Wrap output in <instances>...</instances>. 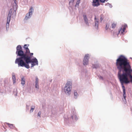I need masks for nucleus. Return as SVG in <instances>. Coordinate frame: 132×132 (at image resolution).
Wrapping results in <instances>:
<instances>
[{
  "label": "nucleus",
  "mask_w": 132,
  "mask_h": 132,
  "mask_svg": "<svg viewBox=\"0 0 132 132\" xmlns=\"http://www.w3.org/2000/svg\"><path fill=\"white\" fill-rule=\"evenodd\" d=\"M116 25V24L114 23H112L111 26V28L113 29H114Z\"/></svg>",
  "instance_id": "nucleus-23"
},
{
  "label": "nucleus",
  "mask_w": 132,
  "mask_h": 132,
  "mask_svg": "<svg viewBox=\"0 0 132 132\" xmlns=\"http://www.w3.org/2000/svg\"><path fill=\"white\" fill-rule=\"evenodd\" d=\"M89 58V54H87L85 55L83 60V64L84 65H86L88 64V59Z\"/></svg>",
  "instance_id": "nucleus-9"
},
{
  "label": "nucleus",
  "mask_w": 132,
  "mask_h": 132,
  "mask_svg": "<svg viewBox=\"0 0 132 132\" xmlns=\"http://www.w3.org/2000/svg\"><path fill=\"white\" fill-rule=\"evenodd\" d=\"M31 63V68L36 65H38V62L36 58L35 57L31 59V57L29 56L20 67H24L28 69L29 68V64Z\"/></svg>",
  "instance_id": "nucleus-3"
},
{
  "label": "nucleus",
  "mask_w": 132,
  "mask_h": 132,
  "mask_svg": "<svg viewBox=\"0 0 132 132\" xmlns=\"http://www.w3.org/2000/svg\"><path fill=\"white\" fill-rule=\"evenodd\" d=\"M94 19L95 20V27L96 28H97L98 27V20L96 19V17L95 16L94 18Z\"/></svg>",
  "instance_id": "nucleus-14"
},
{
  "label": "nucleus",
  "mask_w": 132,
  "mask_h": 132,
  "mask_svg": "<svg viewBox=\"0 0 132 132\" xmlns=\"http://www.w3.org/2000/svg\"><path fill=\"white\" fill-rule=\"evenodd\" d=\"M10 19L7 18V23L6 24V29H7V28H9V23L10 21Z\"/></svg>",
  "instance_id": "nucleus-15"
},
{
  "label": "nucleus",
  "mask_w": 132,
  "mask_h": 132,
  "mask_svg": "<svg viewBox=\"0 0 132 132\" xmlns=\"http://www.w3.org/2000/svg\"><path fill=\"white\" fill-rule=\"evenodd\" d=\"M125 83L124 82H123L122 83H121L122 87L123 89V98H122L123 101L125 103H126V89L125 88L123 85V84Z\"/></svg>",
  "instance_id": "nucleus-8"
},
{
  "label": "nucleus",
  "mask_w": 132,
  "mask_h": 132,
  "mask_svg": "<svg viewBox=\"0 0 132 132\" xmlns=\"http://www.w3.org/2000/svg\"><path fill=\"white\" fill-rule=\"evenodd\" d=\"M105 1L106 2V0H93L92 5L93 7H97L100 5V2L102 3H104Z\"/></svg>",
  "instance_id": "nucleus-6"
},
{
  "label": "nucleus",
  "mask_w": 132,
  "mask_h": 132,
  "mask_svg": "<svg viewBox=\"0 0 132 132\" xmlns=\"http://www.w3.org/2000/svg\"><path fill=\"white\" fill-rule=\"evenodd\" d=\"M27 109H29V106L28 105H27Z\"/></svg>",
  "instance_id": "nucleus-35"
},
{
  "label": "nucleus",
  "mask_w": 132,
  "mask_h": 132,
  "mask_svg": "<svg viewBox=\"0 0 132 132\" xmlns=\"http://www.w3.org/2000/svg\"><path fill=\"white\" fill-rule=\"evenodd\" d=\"M106 5L110 7L111 8L112 7V5L110 3H108L106 4Z\"/></svg>",
  "instance_id": "nucleus-25"
},
{
  "label": "nucleus",
  "mask_w": 132,
  "mask_h": 132,
  "mask_svg": "<svg viewBox=\"0 0 132 132\" xmlns=\"http://www.w3.org/2000/svg\"><path fill=\"white\" fill-rule=\"evenodd\" d=\"M14 3L13 4V6H14L16 7V6H17V4H16V0H15L14 1Z\"/></svg>",
  "instance_id": "nucleus-26"
},
{
  "label": "nucleus",
  "mask_w": 132,
  "mask_h": 132,
  "mask_svg": "<svg viewBox=\"0 0 132 132\" xmlns=\"http://www.w3.org/2000/svg\"><path fill=\"white\" fill-rule=\"evenodd\" d=\"M5 123L6 125H8L9 127L11 129H13L14 127L13 124H10L7 122H6Z\"/></svg>",
  "instance_id": "nucleus-18"
},
{
  "label": "nucleus",
  "mask_w": 132,
  "mask_h": 132,
  "mask_svg": "<svg viewBox=\"0 0 132 132\" xmlns=\"http://www.w3.org/2000/svg\"><path fill=\"white\" fill-rule=\"evenodd\" d=\"M34 8L33 7H31L30 9L29 10V12L27 13L26 15L25 19L26 20H27L30 19L31 17L32 14V12L34 11Z\"/></svg>",
  "instance_id": "nucleus-7"
},
{
  "label": "nucleus",
  "mask_w": 132,
  "mask_h": 132,
  "mask_svg": "<svg viewBox=\"0 0 132 132\" xmlns=\"http://www.w3.org/2000/svg\"><path fill=\"white\" fill-rule=\"evenodd\" d=\"M64 120L67 123L69 122H74L77 121L78 119V118L76 115V113L75 112H73V113L71 114L70 117L68 119L65 118V117H64Z\"/></svg>",
  "instance_id": "nucleus-5"
},
{
  "label": "nucleus",
  "mask_w": 132,
  "mask_h": 132,
  "mask_svg": "<svg viewBox=\"0 0 132 132\" xmlns=\"http://www.w3.org/2000/svg\"><path fill=\"white\" fill-rule=\"evenodd\" d=\"M13 93L15 96H17L18 93L16 88H15L14 89V90L13 91Z\"/></svg>",
  "instance_id": "nucleus-19"
},
{
  "label": "nucleus",
  "mask_w": 132,
  "mask_h": 132,
  "mask_svg": "<svg viewBox=\"0 0 132 132\" xmlns=\"http://www.w3.org/2000/svg\"><path fill=\"white\" fill-rule=\"evenodd\" d=\"M74 98L75 99H77L79 96L78 94L77 93L76 90H74Z\"/></svg>",
  "instance_id": "nucleus-16"
},
{
  "label": "nucleus",
  "mask_w": 132,
  "mask_h": 132,
  "mask_svg": "<svg viewBox=\"0 0 132 132\" xmlns=\"http://www.w3.org/2000/svg\"><path fill=\"white\" fill-rule=\"evenodd\" d=\"M25 81H21V84L22 85H23L25 84Z\"/></svg>",
  "instance_id": "nucleus-30"
},
{
  "label": "nucleus",
  "mask_w": 132,
  "mask_h": 132,
  "mask_svg": "<svg viewBox=\"0 0 132 132\" xmlns=\"http://www.w3.org/2000/svg\"><path fill=\"white\" fill-rule=\"evenodd\" d=\"M75 0H70L69 2V4L70 5L71 3L72 4L74 2Z\"/></svg>",
  "instance_id": "nucleus-27"
},
{
  "label": "nucleus",
  "mask_w": 132,
  "mask_h": 132,
  "mask_svg": "<svg viewBox=\"0 0 132 132\" xmlns=\"http://www.w3.org/2000/svg\"><path fill=\"white\" fill-rule=\"evenodd\" d=\"M83 17L84 22L85 23L86 25L87 26H89V25L88 22V19L86 15L85 14H84L83 15Z\"/></svg>",
  "instance_id": "nucleus-11"
},
{
  "label": "nucleus",
  "mask_w": 132,
  "mask_h": 132,
  "mask_svg": "<svg viewBox=\"0 0 132 132\" xmlns=\"http://www.w3.org/2000/svg\"><path fill=\"white\" fill-rule=\"evenodd\" d=\"M41 114V112L40 111H39L38 112V116L40 118L41 117L40 115Z\"/></svg>",
  "instance_id": "nucleus-28"
},
{
  "label": "nucleus",
  "mask_w": 132,
  "mask_h": 132,
  "mask_svg": "<svg viewBox=\"0 0 132 132\" xmlns=\"http://www.w3.org/2000/svg\"><path fill=\"white\" fill-rule=\"evenodd\" d=\"M27 46V45L26 44H25L24 45V48H26V46Z\"/></svg>",
  "instance_id": "nucleus-36"
},
{
  "label": "nucleus",
  "mask_w": 132,
  "mask_h": 132,
  "mask_svg": "<svg viewBox=\"0 0 132 132\" xmlns=\"http://www.w3.org/2000/svg\"><path fill=\"white\" fill-rule=\"evenodd\" d=\"M35 108V106H32L31 108V109L30 111V112L31 113L34 110Z\"/></svg>",
  "instance_id": "nucleus-22"
},
{
  "label": "nucleus",
  "mask_w": 132,
  "mask_h": 132,
  "mask_svg": "<svg viewBox=\"0 0 132 132\" xmlns=\"http://www.w3.org/2000/svg\"><path fill=\"white\" fill-rule=\"evenodd\" d=\"M16 15L15 11L12 9H11L9 10L7 18L11 19L12 15L15 16Z\"/></svg>",
  "instance_id": "nucleus-10"
},
{
  "label": "nucleus",
  "mask_w": 132,
  "mask_h": 132,
  "mask_svg": "<svg viewBox=\"0 0 132 132\" xmlns=\"http://www.w3.org/2000/svg\"><path fill=\"white\" fill-rule=\"evenodd\" d=\"M98 77L100 79L102 80H103V78L102 76H98Z\"/></svg>",
  "instance_id": "nucleus-32"
},
{
  "label": "nucleus",
  "mask_w": 132,
  "mask_h": 132,
  "mask_svg": "<svg viewBox=\"0 0 132 132\" xmlns=\"http://www.w3.org/2000/svg\"><path fill=\"white\" fill-rule=\"evenodd\" d=\"M116 65L118 70V76L121 83L132 82V69L129 60L124 56H120L116 60Z\"/></svg>",
  "instance_id": "nucleus-1"
},
{
  "label": "nucleus",
  "mask_w": 132,
  "mask_h": 132,
  "mask_svg": "<svg viewBox=\"0 0 132 132\" xmlns=\"http://www.w3.org/2000/svg\"><path fill=\"white\" fill-rule=\"evenodd\" d=\"M35 87L36 88H38V83H35Z\"/></svg>",
  "instance_id": "nucleus-31"
},
{
  "label": "nucleus",
  "mask_w": 132,
  "mask_h": 132,
  "mask_svg": "<svg viewBox=\"0 0 132 132\" xmlns=\"http://www.w3.org/2000/svg\"><path fill=\"white\" fill-rule=\"evenodd\" d=\"M26 51L25 54H26L27 55V54L30 53V51L29 50L28 48L27 47L25 48Z\"/></svg>",
  "instance_id": "nucleus-20"
},
{
  "label": "nucleus",
  "mask_w": 132,
  "mask_h": 132,
  "mask_svg": "<svg viewBox=\"0 0 132 132\" xmlns=\"http://www.w3.org/2000/svg\"><path fill=\"white\" fill-rule=\"evenodd\" d=\"M127 26V24H126L124 25L123 26V27L122 29V28H121L119 30V32L120 33L121 32V34H122L123 32L125 30L126 27Z\"/></svg>",
  "instance_id": "nucleus-12"
},
{
  "label": "nucleus",
  "mask_w": 132,
  "mask_h": 132,
  "mask_svg": "<svg viewBox=\"0 0 132 132\" xmlns=\"http://www.w3.org/2000/svg\"><path fill=\"white\" fill-rule=\"evenodd\" d=\"M33 55V53H30V55L31 56H32Z\"/></svg>",
  "instance_id": "nucleus-37"
},
{
  "label": "nucleus",
  "mask_w": 132,
  "mask_h": 132,
  "mask_svg": "<svg viewBox=\"0 0 132 132\" xmlns=\"http://www.w3.org/2000/svg\"><path fill=\"white\" fill-rule=\"evenodd\" d=\"M16 54L17 56L20 57L17 58L15 61V64H18V67H20L28 58L29 56L24 53L22 47L20 45H18L16 47Z\"/></svg>",
  "instance_id": "nucleus-2"
},
{
  "label": "nucleus",
  "mask_w": 132,
  "mask_h": 132,
  "mask_svg": "<svg viewBox=\"0 0 132 132\" xmlns=\"http://www.w3.org/2000/svg\"><path fill=\"white\" fill-rule=\"evenodd\" d=\"M80 0H78L77 1L76 5L75 6V7H78L80 3Z\"/></svg>",
  "instance_id": "nucleus-21"
},
{
  "label": "nucleus",
  "mask_w": 132,
  "mask_h": 132,
  "mask_svg": "<svg viewBox=\"0 0 132 132\" xmlns=\"http://www.w3.org/2000/svg\"><path fill=\"white\" fill-rule=\"evenodd\" d=\"M12 79L13 80V83L14 84L15 82L16 79L15 76L14 74V73H12Z\"/></svg>",
  "instance_id": "nucleus-17"
},
{
  "label": "nucleus",
  "mask_w": 132,
  "mask_h": 132,
  "mask_svg": "<svg viewBox=\"0 0 132 132\" xmlns=\"http://www.w3.org/2000/svg\"><path fill=\"white\" fill-rule=\"evenodd\" d=\"M108 28H109V27L108 26L107 27V25H106V29L107 30L108 29Z\"/></svg>",
  "instance_id": "nucleus-34"
},
{
  "label": "nucleus",
  "mask_w": 132,
  "mask_h": 132,
  "mask_svg": "<svg viewBox=\"0 0 132 132\" xmlns=\"http://www.w3.org/2000/svg\"><path fill=\"white\" fill-rule=\"evenodd\" d=\"M103 19V15H101L100 16V20L101 22H102Z\"/></svg>",
  "instance_id": "nucleus-24"
},
{
  "label": "nucleus",
  "mask_w": 132,
  "mask_h": 132,
  "mask_svg": "<svg viewBox=\"0 0 132 132\" xmlns=\"http://www.w3.org/2000/svg\"><path fill=\"white\" fill-rule=\"evenodd\" d=\"M92 67L93 68L97 69L100 67V65L99 64L97 63L96 64H93Z\"/></svg>",
  "instance_id": "nucleus-13"
},
{
  "label": "nucleus",
  "mask_w": 132,
  "mask_h": 132,
  "mask_svg": "<svg viewBox=\"0 0 132 132\" xmlns=\"http://www.w3.org/2000/svg\"><path fill=\"white\" fill-rule=\"evenodd\" d=\"M25 80L24 77H23L21 78V81H25Z\"/></svg>",
  "instance_id": "nucleus-33"
},
{
  "label": "nucleus",
  "mask_w": 132,
  "mask_h": 132,
  "mask_svg": "<svg viewBox=\"0 0 132 132\" xmlns=\"http://www.w3.org/2000/svg\"><path fill=\"white\" fill-rule=\"evenodd\" d=\"M72 83L70 81H68L66 84L64 88V91L65 94L69 95L71 93Z\"/></svg>",
  "instance_id": "nucleus-4"
},
{
  "label": "nucleus",
  "mask_w": 132,
  "mask_h": 132,
  "mask_svg": "<svg viewBox=\"0 0 132 132\" xmlns=\"http://www.w3.org/2000/svg\"><path fill=\"white\" fill-rule=\"evenodd\" d=\"M38 78L36 77V80L35 81V83H38Z\"/></svg>",
  "instance_id": "nucleus-29"
}]
</instances>
